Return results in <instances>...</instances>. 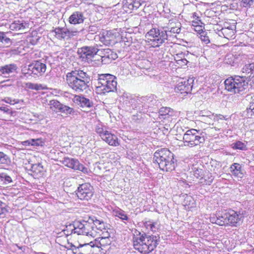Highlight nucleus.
I'll return each mask as SVG.
<instances>
[{
	"label": "nucleus",
	"instance_id": "28",
	"mask_svg": "<svg viewBox=\"0 0 254 254\" xmlns=\"http://www.w3.org/2000/svg\"><path fill=\"white\" fill-rule=\"evenodd\" d=\"M10 35V32L0 31V43L6 47H10L13 43L12 40L9 37Z\"/></svg>",
	"mask_w": 254,
	"mask_h": 254
},
{
	"label": "nucleus",
	"instance_id": "12",
	"mask_svg": "<svg viewBox=\"0 0 254 254\" xmlns=\"http://www.w3.org/2000/svg\"><path fill=\"white\" fill-rule=\"evenodd\" d=\"M66 79L68 86L77 93L83 92L88 88L87 84L89 82L86 81L67 77H66Z\"/></svg>",
	"mask_w": 254,
	"mask_h": 254
},
{
	"label": "nucleus",
	"instance_id": "46",
	"mask_svg": "<svg viewBox=\"0 0 254 254\" xmlns=\"http://www.w3.org/2000/svg\"><path fill=\"white\" fill-rule=\"evenodd\" d=\"M241 6L245 7H250L254 3V0H239Z\"/></svg>",
	"mask_w": 254,
	"mask_h": 254
},
{
	"label": "nucleus",
	"instance_id": "56",
	"mask_svg": "<svg viewBox=\"0 0 254 254\" xmlns=\"http://www.w3.org/2000/svg\"><path fill=\"white\" fill-rule=\"evenodd\" d=\"M192 17L193 18L195 19V20L193 21L192 22L196 25H198L200 22V20L199 19V17L197 15V14L195 12H194L192 14Z\"/></svg>",
	"mask_w": 254,
	"mask_h": 254
},
{
	"label": "nucleus",
	"instance_id": "31",
	"mask_svg": "<svg viewBox=\"0 0 254 254\" xmlns=\"http://www.w3.org/2000/svg\"><path fill=\"white\" fill-rule=\"evenodd\" d=\"M30 170L34 173V175L36 177L41 176L44 172V168L40 163L32 164Z\"/></svg>",
	"mask_w": 254,
	"mask_h": 254
},
{
	"label": "nucleus",
	"instance_id": "1",
	"mask_svg": "<svg viewBox=\"0 0 254 254\" xmlns=\"http://www.w3.org/2000/svg\"><path fill=\"white\" fill-rule=\"evenodd\" d=\"M159 236L141 234L133 237L134 248L141 254H147L153 251L158 244Z\"/></svg>",
	"mask_w": 254,
	"mask_h": 254
},
{
	"label": "nucleus",
	"instance_id": "58",
	"mask_svg": "<svg viewBox=\"0 0 254 254\" xmlns=\"http://www.w3.org/2000/svg\"><path fill=\"white\" fill-rule=\"evenodd\" d=\"M0 111L7 114H10L11 113L10 110L6 107H0Z\"/></svg>",
	"mask_w": 254,
	"mask_h": 254
},
{
	"label": "nucleus",
	"instance_id": "48",
	"mask_svg": "<svg viewBox=\"0 0 254 254\" xmlns=\"http://www.w3.org/2000/svg\"><path fill=\"white\" fill-rule=\"evenodd\" d=\"M50 105L51 106V108H52V107L55 108V109L58 110V111H59V110H60L61 109V107H62V106H63V104L61 103L60 102H59V101H57V100H51L50 101Z\"/></svg>",
	"mask_w": 254,
	"mask_h": 254
},
{
	"label": "nucleus",
	"instance_id": "14",
	"mask_svg": "<svg viewBox=\"0 0 254 254\" xmlns=\"http://www.w3.org/2000/svg\"><path fill=\"white\" fill-rule=\"evenodd\" d=\"M228 213V225L233 227H238L243 222L244 216L241 211H235L231 210Z\"/></svg>",
	"mask_w": 254,
	"mask_h": 254
},
{
	"label": "nucleus",
	"instance_id": "20",
	"mask_svg": "<svg viewBox=\"0 0 254 254\" xmlns=\"http://www.w3.org/2000/svg\"><path fill=\"white\" fill-rule=\"evenodd\" d=\"M242 74L254 84V63L246 64L242 69Z\"/></svg>",
	"mask_w": 254,
	"mask_h": 254
},
{
	"label": "nucleus",
	"instance_id": "29",
	"mask_svg": "<svg viewBox=\"0 0 254 254\" xmlns=\"http://www.w3.org/2000/svg\"><path fill=\"white\" fill-rule=\"evenodd\" d=\"M17 66L15 64H10L0 66V73L6 75L13 73L16 71Z\"/></svg>",
	"mask_w": 254,
	"mask_h": 254
},
{
	"label": "nucleus",
	"instance_id": "33",
	"mask_svg": "<svg viewBox=\"0 0 254 254\" xmlns=\"http://www.w3.org/2000/svg\"><path fill=\"white\" fill-rule=\"evenodd\" d=\"M26 87L28 89H34L36 90L44 89H46L47 90H51V89H48L46 85H44L41 84L32 83L31 82L27 83L26 84Z\"/></svg>",
	"mask_w": 254,
	"mask_h": 254
},
{
	"label": "nucleus",
	"instance_id": "4",
	"mask_svg": "<svg viewBox=\"0 0 254 254\" xmlns=\"http://www.w3.org/2000/svg\"><path fill=\"white\" fill-rule=\"evenodd\" d=\"M249 81L246 75L231 76L225 80V89L232 93L243 94L247 89Z\"/></svg>",
	"mask_w": 254,
	"mask_h": 254
},
{
	"label": "nucleus",
	"instance_id": "21",
	"mask_svg": "<svg viewBox=\"0 0 254 254\" xmlns=\"http://www.w3.org/2000/svg\"><path fill=\"white\" fill-rule=\"evenodd\" d=\"M116 37L112 32L108 31L104 32L100 38V41L106 46L113 45L116 43Z\"/></svg>",
	"mask_w": 254,
	"mask_h": 254
},
{
	"label": "nucleus",
	"instance_id": "54",
	"mask_svg": "<svg viewBox=\"0 0 254 254\" xmlns=\"http://www.w3.org/2000/svg\"><path fill=\"white\" fill-rule=\"evenodd\" d=\"M151 226H150V230L153 232H155L157 231L159 228V225L158 224L157 222H152L151 223Z\"/></svg>",
	"mask_w": 254,
	"mask_h": 254
},
{
	"label": "nucleus",
	"instance_id": "7",
	"mask_svg": "<svg viewBox=\"0 0 254 254\" xmlns=\"http://www.w3.org/2000/svg\"><path fill=\"white\" fill-rule=\"evenodd\" d=\"M204 132L195 129L188 130L183 136L185 146L193 147L203 143L205 141Z\"/></svg>",
	"mask_w": 254,
	"mask_h": 254
},
{
	"label": "nucleus",
	"instance_id": "8",
	"mask_svg": "<svg viewBox=\"0 0 254 254\" xmlns=\"http://www.w3.org/2000/svg\"><path fill=\"white\" fill-rule=\"evenodd\" d=\"M75 192L79 199L88 201L92 199L94 190L90 184L85 183L79 185Z\"/></svg>",
	"mask_w": 254,
	"mask_h": 254
},
{
	"label": "nucleus",
	"instance_id": "23",
	"mask_svg": "<svg viewBox=\"0 0 254 254\" xmlns=\"http://www.w3.org/2000/svg\"><path fill=\"white\" fill-rule=\"evenodd\" d=\"M10 29L17 31L23 32L29 28L28 23L23 20H17L14 21L9 26Z\"/></svg>",
	"mask_w": 254,
	"mask_h": 254
},
{
	"label": "nucleus",
	"instance_id": "50",
	"mask_svg": "<svg viewBox=\"0 0 254 254\" xmlns=\"http://www.w3.org/2000/svg\"><path fill=\"white\" fill-rule=\"evenodd\" d=\"M200 38L201 40L204 42L205 44H208L210 42L209 37L206 36L205 32H202L200 33Z\"/></svg>",
	"mask_w": 254,
	"mask_h": 254
},
{
	"label": "nucleus",
	"instance_id": "59",
	"mask_svg": "<svg viewBox=\"0 0 254 254\" xmlns=\"http://www.w3.org/2000/svg\"><path fill=\"white\" fill-rule=\"evenodd\" d=\"M219 120H223L226 119H225V117H224L223 115L221 114H216L215 115V117L214 118V120L218 121Z\"/></svg>",
	"mask_w": 254,
	"mask_h": 254
},
{
	"label": "nucleus",
	"instance_id": "37",
	"mask_svg": "<svg viewBox=\"0 0 254 254\" xmlns=\"http://www.w3.org/2000/svg\"><path fill=\"white\" fill-rule=\"evenodd\" d=\"M219 168L220 164L219 162L215 160H211L210 161L208 166V169L210 171L213 172L216 174V172L218 171Z\"/></svg>",
	"mask_w": 254,
	"mask_h": 254
},
{
	"label": "nucleus",
	"instance_id": "17",
	"mask_svg": "<svg viewBox=\"0 0 254 254\" xmlns=\"http://www.w3.org/2000/svg\"><path fill=\"white\" fill-rule=\"evenodd\" d=\"M99 53L101 57L102 62L104 64H109L118 58L117 54L110 49L100 50Z\"/></svg>",
	"mask_w": 254,
	"mask_h": 254
},
{
	"label": "nucleus",
	"instance_id": "49",
	"mask_svg": "<svg viewBox=\"0 0 254 254\" xmlns=\"http://www.w3.org/2000/svg\"><path fill=\"white\" fill-rule=\"evenodd\" d=\"M3 100L5 102L11 105H14L19 102V100L13 98L12 96L6 97Z\"/></svg>",
	"mask_w": 254,
	"mask_h": 254
},
{
	"label": "nucleus",
	"instance_id": "22",
	"mask_svg": "<svg viewBox=\"0 0 254 254\" xmlns=\"http://www.w3.org/2000/svg\"><path fill=\"white\" fill-rule=\"evenodd\" d=\"M230 28H222L218 30L217 34L220 37H223L226 39H234L235 38V33L236 28V25H232Z\"/></svg>",
	"mask_w": 254,
	"mask_h": 254
},
{
	"label": "nucleus",
	"instance_id": "38",
	"mask_svg": "<svg viewBox=\"0 0 254 254\" xmlns=\"http://www.w3.org/2000/svg\"><path fill=\"white\" fill-rule=\"evenodd\" d=\"M192 169L193 170V175L201 181L202 177H203L205 171L203 169L196 167H193Z\"/></svg>",
	"mask_w": 254,
	"mask_h": 254
},
{
	"label": "nucleus",
	"instance_id": "36",
	"mask_svg": "<svg viewBox=\"0 0 254 254\" xmlns=\"http://www.w3.org/2000/svg\"><path fill=\"white\" fill-rule=\"evenodd\" d=\"M60 112L65 114V115H76V112L72 108H70L67 106L63 105L62 107H61L60 110L59 111Z\"/></svg>",
	"mask_w": 254,
	"mask_h": 254
},
{
	"label": "nucleus",
	"instance_id": "3",
	"mask_svg": "<svg viewBox=\"0 0 254 254\" xmlns=\"http://www.w3.org/2000/svg\"><path fill=\"white\" fill-rule=\"evenodd\" d=\"M117 77L111 74H99L96 87V93L98 94L109 92H115L117 94H124L121 90L118 91Z\"/></svg>",
	"mask_w": 254,
	"mask_h": 254
},
{
	"label": "nucleus",
	"instance_id": "57",
	"mask_svg": "<svg viewBox=\"0 0 254 254\" xmlns=\"http://www.w3.org/2000/svg\"><path fill=\"white\" fill-rule=\"evenodd\" d=\"M178 64H180L181 66L185 65L188 63V61L185 58L176 60Z\"/></svg>",
	"mask_w": 254,
	"mask_h": 254
},
{
	"label": "nucleus",
	"instance_id": "44",
	"mask_svg": "<svg viewBox=\"0 0 254 254\" xmlns=\"http://www.w3.org/2000/svg\"><path fill=\"white\" fill-rule=\"evenodd\" d=\"M111 241L109 236L102 237L99 241V244L101 246H105L109 245L111 244Z\"/></svg>",
	"mask_w": 254,
	"mask_h": 254
},
{
	"label": "nucleus",
	"instance_id": "62",
	"mask_svg": "<svg viewBox=\"0 0 254 254\" xmlns=\"http://www.w3.org/2000/svg\"><path fill=\"white\" fill-rule=\"evenodd\" d=\"M216 219H217V215H216V217H211L210 218V221L212 223H215L216 224V222L217 221H216Z\"/></svg>",
	"mask_w": 254,
	"mask_h": 254
},
{
	"label": "nucleus",
	"instance_id": "61",
	"mask_svg": "<svg viewBox=\"0 0 254 254\" xmlns=\"http://www.w3.org/2000/svg\"><path fill=\"white\" fill-rule=\"evenodd\" d=\"M152 221H146L145 222L144 224V226L146 228V229H148V230H150V226H151V223H152Z\"/></svg>",
	"mask_w": 254,
	"mask_h": 254
},
{
	"label": "nucleus",
	"instance_id": "30",
	"mask_svg": "<svg viewBox=\"0 0 254 254\" xmlns=\"http://www.w3.org/2000/svg\"><path fill=\"white\" fill-rule=\"evenodd\" d=\"M217 219H216V224L220 226L228 225V213L227 212H219L217 214Z\"/></svg>",
	"mask_w": 254,
	"mask_h": 254
},
{
	"label": "nucleus",
	"instance_id": "42",
	"mask_svg": "<svg viewBox=\"0 0 254 254\" xmlns=\"http://www.w3.org/2000/svg\"><path fill=\"white\" fill-rule=\"evenodd\" d=\"M94 224L96 226L98 229L102 230L105 229V225L103 221L95 219L93 220Z\"/></svg>",
	"mask_w": 254,
	"mask_h": 254
},
{
	"label": "nucleus",
	"instance_id": "39",
	"mask_svg": "<svg viewBox=\"0 0 254 254\" xmlns=\"http://www.w3.org/2000/svg\"><path fill=\"white\" fill-rule=\"evenodd\" d=\"M232 147L234 149H239L241 150H246L247 149L246 144L240 141H237L232 143Z\"/></svg>",
	"mask_w": 254,
	"mask_h": 254
},
{
	"label": "nucleus",
	"instance_id": "51",
	"mask_svg": "<svg viewBox=\"0 0 254 254\" xmlns=\"http://www.w3.org/2000/svg\"><path fill=\"white\" fill-rule=\"evenodd\" d=\"M87 28V30L91 34L96 33L99 30L98 26L96 25H90Z\"/></svg>",
	"mask_w": 254,
	"mask_h": 254
},
{
	"label": "nucleus",
	"instance_id": "26",
	"mask_svg": "<svg viewBox=\"0 0 254 254\" xmlns=\"http://www.w3.org/2000/svg\"><path fill=\"white\" fill-rule=\"evenodd\" d=\"M171 20L169 21L168 25L166 27H164L165 30L169 34H172V36H174L173 34H179L181 31V23L177 22L174 23L173 22H171Z\"/></svg>",
	"mask_w": 254,
	"mask_h": 254
},
{
	"label": "nucleus",
	"instance_id": "10",
	"mask_svg": "<svg viewBox=\"0 0 254 254\" xmlns=\"http://www.w3.org/2000/svg\"><path fill=\"white\" fill-rule=\"evenodd\" d=\"M46 64L39 61H34L28 65L27 71L25 72V76H32L37 77L43 75L46 70Z\"/></svg>",
	"mask_w": 254,
	"mask_h": 254
},
{
	"label": "nucleus",
	"instance_id": "64",
	"mask_svg": "<svg viewBox=\"0 0 254 254\" xmlns=\"http://www.w3.org/2000/svg\"><path fill=\"white\" fill-rule=\"evenodd\" d=\"M252 101H251L250 103V108L253 107L254 104V96L252 97Z\"/></svg>",
	"mask_w": 254,
	"mask_h": 254
},
{
	"label": "nucleus",
	"instance_id": "55",
	"mask_svg": "<svg viewBox=\"0 0 254 254\" xmlns=\"http://www.w3.org/2000/svg\"><path fill=\"white\" fill-rule=\"evenodd\" d=\"M212 113L209 111H201L199 113V116L200 117H210Z\"/></svg>",
	"mask_w": 254,
	"mask_h": 254
},
{
	"label": "nucleus",
	"instance_id": "13",
	"mask_svg": "<svg viewBox=\"0 0 254 254\" xmlns=\"http://www.w3.org/2000/svg\"><path fill=\"white\" fill-rule=\"evenodd\" d=\"M60 162L68 168L81 171L84 173H87L88 172V168L80 163L77 159L64 157Z\"/></svg>",
	"mask_w": 254,
	"mask_h": 254
},
{
	"label": "nucleus",
	"instance_id": "34",
	"mask_svg": "<svg viewBox=\"0 0 254 254\" xmlns=\"http://www.w3.org/2000/svg\"><path fill=\"white\" fill-rule=\"evenodd\" d=\"M75 97H76V100L77 101V103L80 106L82 107H90L91 106L89 100L85 98L84 96H75Z\"/></svg>",
	"mask_w": 254,
	"mask_h": 254
},
{
	"label": "nucleus",
	"instance_id": "25",
	"mask_svg": "<svg viewBox=\"0 0 254 254\" xmlns=\"http://www.w3.org/2000/svg\"><path fill=\"white\" fill-rule=\"evenodd\" d=\"M99 249L98 246H95L94 243L91 242L89 243L79 245L78 254H94L95 249Z\"/></svg>",
	"mask_w": 254,
	"mask_h": 254
},
{
	"label": "nucleus",
	"instance_id": "2",
	"mask_svg": "<svg viewBox=\"0 0 254 254\" xmlns=\"http://www.w3.org/2000/svg\"><path fill=\"white\" fill-rule=\"evenodd\" d=\"M153 163H155L160 170L166 172L174 170L177 165L173 153L167 148L158 149L154 153Z\"/></svg>",
	"mask_w": 254,
	"mask_h": 254
},
{
	"label": "nucleus",
	"instance_id": "5",
	"mask_svg": "<svg viewBox=\"0 0 254 254\" xmlns=\"http://www.w3.org/2000/svg\"><path fill=\"white\" fill-rule=\"evenodd\" d=\"M91 226L86 221L81 222L80 221H75L73 224H70L66 226L61 232V234L64 235V238L72 233H76L78 235H85L92 236L93 233L91 230Z\"/></svg>",
	"mask_w": 254,
	"mask_h": 254
},
{
	"label": "nucleus",
	"instance_id": "52",
	"mask_svg": "<svg viewBox=\"0 0 254 254\" xmlns=\"http://www.w3.org/2000/svg\"><path fill=\"white\" fill-rule=\"evenodd\" d=\"M69 245L68 249L71 250L74 254H78L79 253V246L76 247L72 244H70Z\"/></svg>",
	"mask_w": 254,
	"mask_h": 254
},
{
	"label": "nucleus",
	"instance_id": "45",
	"mask_svg": "<svg viewBox=\"0 0 254 254\" xmlns=\"http://www.w3.org/2000/svg\"><path fill=\"white\" fill-rule=\"evenodd\" d=\"M116 216L118 217L123 220H127L128 218L125 212L123 210L117 211L116 212Z\"/></svg>",
	"mask_w": 254,
	"mask_h": 254
},
{
	"label": "nucleus",
	"instance_id": "32",
	"mask_svg": "<svg viewBox=\"0 0 254 254\" xmlns=\"http://www.w3.org/2000/svg\"><path fill=\"white\" fill-rule=\"evenodd\" d=\"M200 181V183L203 185H210L214 180V177L212 176L209 171H205L204 176Z\"/></svg>",
	"mask_w": 254,
	"mask_h": 254
},
{
	"label": "nucleus",
	"instance_id": "63",
	"mask_svg": "<svg viewBox=\"0 0 254 254\" xmlns=\"http://www.w3.org/2000/svg\"><path fill=\"white\" fill-rule=\"evenodd\" d=\"M184 56V54L183 53L179 54L176 55V60L178 59H183V57Z\"/></svg>",
	"mask_w": 254,
	"mask_h": 254
},
{
	"label": "nucleus",
	"instance_id": "24",
	"mask_svg": "<svg viewBox=\"0 0 254 254\" xmlns=\"http://www.w3.org/2000/svg\"><path fill=\"white\" fill-rule=\"evenodd\" d=\"M101 138L111 146H117L119 145L118 137L116 135L106 130L104 134L102 135Z\"/></svg>",
	"mask_w": 254,
	"mask_h": 254
},
{
	"label": "nucleus",
	"instance_id": "40",
	"mask_svg": "<svg viewBox=\"0 0 254 254\" xmlns=\"http://www.w3.org/2000/svg\"><path fill=\"white\" fill-rule=\"evenodd\" d=\"M10 162L9 157L2 152H0V164L7 165Z\"/></svg>",
	"mask_w": 254,
	"mask_h": 254
},
{
	"label": "nucleus",
	"instance_id": "27",
	"mask_svg": "<svg viewBox=\"0 0 254 254\" xmlns=\"http://www.w3.org/2000/svg\"><path fill=\"white\" fill-rule=\"evenodd\" d=\"M230 170L233 175L239 178H242L244 176L243 170L242 166L239 163H234L231 165Z\"/></svg>",
	"mask_w": 254,
	"mask_h": 254
},
{
	"label": "nucleus",
	"instance_id": "60",
	"mask_svg": "<svg viewBox=\"0 0 254 254\" xmlns=\"http://www.w3.org/2000/svg\"><path fill=\"white\" fill-rule=\"evenodd\" d=\"M232 25H236V22H233L232 23L225 22L224 23V27L223 28H225L227 29L230 28V27H231Z\"/></svg>",
	"mask_w": 254,
	"mask_h": 254
},
{
	"label": "nucleus",
	"instance_id": "11",
	"mask_svg": "<svg viewBox=\"0 0 254 254\" xmlns=\"http://www.w3.org/2000/svg\"><path fill=\"white\" fill-rule=\"evenodd\" d=\"M84 29L67 28L65 27H57L53 31L55 36L59 39L70 38L77 35L78 33Z\"/></svg>",
	"mask_w": 254,
	"mask_h": 254
},
{
	"label": "nucleus",
	"instance_id": "19",
	"mask_svg": "<svg viewBox=\"0 0 254 254\" xmlns=\"http://www.w3.org/2000/svg\"><path fill=\"white\" fill-rule=\"evenodd\" d=\"M86 19L84 13L81 11H75L69 16L68 22L71 24H80Z\"/></svg>",
	"mask_w": 254,
	"mask_h": 254
},
{
	"label": "nucleus",
	"instance_id": "9",
	"mask_svg": "<svg viewBox=\"0 0 254 254\" xmlns=\"http://www.w3.org/2000/svg\"><path fill=\"white\" fill-rule=\"evenodd\" d=\"M98 48V45L83 46L78 49L77 53L79 57L82 58L83 61L89 63L91 62L95 56L100 52V49Z\"/></svg>",
	"mask_w": 254,
	"mask_h": 254
},
{
	"label": "nucleus",
	"instance_id": "18",
	"mask_svg": "<svg viewBox=\"0 0 254 254\" xmlns=\"http://www.w3.org/2000/svg\"><path fill=\"white\" fill-rule=\"evenodd\" d=\"M66 77L72 79L78 78L89 82L90 77L88 74L80 68L75 69L70 72H67Z\"/></svg>",
	"mask_w": 254,
	"mask_h": 254
},
{
	"label": "nucleus",
	"instance_id": "53",
	"mask_svg": "<svg viewBox=\"0 0 254 254\" xmlns=\"http://www.w3.org/2000/svg\"><path fill=\"white\" fill-rule=\"evenodd\" d=\"M0 177L1 178L2 180H4L5 181V182L7 183H9L12 182V179H11V178L9 176L7 175L6 174H2L0 176Z\"/></svg>",
	"mask_w": 254,
	"mask_h": 254
},
{
	"label": "nucleus",
	"instance_id": "41",
	"mask_svg": "<svg viewBox=\"0 0 254 254\" xmlns=\"http://www.w3.org/2000/svg\"><path fill=\"white\" fill-rule=\"evenodd\" d=\"M7 205L0 200V218H4L6 213L8 212Z\"/></svg>",
	"mask_w": 254,
	"mask_h": 254
},
{
	"label": "nucleus",
	"instance_id": "16",
	"mask_svg": "<svg viewBox=\"0 0 254 254\" xmlns=\"http://www.w3.org/2000/svg\"><path fill=\"white\" fill-rule=\"evenodd\" d=\"M145 0H123L122 8L127 13H130L132 10L137 9Z\"/></svg>",
	"mask_w": 254,
	"mask_h": 254
},
{
	"label": "nucleus",
	"instance_id": "47",
	"mask_svg": "<svg viewBox=\"0 0 254 254\" xmlns=\"http://www.w3.org/2000/svg\"><path fill=\"white\" fill-rule=\"evenodd\" d=\"M171 111V108L168 107H162L160 109L159 111V115L164 116L169 114Z\"/></svg>",
	"mask_w": 254,
	"mask_h": 254
},
{
	"label": "nucleus",
	"instance_id": "35",
	"mask_svg": "<svg viewBox=\"0 0 254 254\" xmlns=\"http://www.w3.org/2000/svg\"><path fill=\"white\" fill-rule=\"evenodd\" d=\"M24 143L36 147L43 146L45 145V141L42 138L31 139L25 141Z\"/></svg>",
	"mask_w": 254,
	"mask_h": 254
},
{
	"label": "nucleus",
	"instance_id": "6",
	"mask_svg": "<svg viewBox=\"0 0 254 254\" xmlns=\"http://www.w3.org/2000/svg\"><path fill=\"white\" fill-rule=\"evenodd\" d=\"M172 35L165 30L164 27H162L161 28H152L146 33L145 37L148 42H151L153 47H159L165 42L168 37Z\"/></svg>",
	"mask_w": 254,
	"mask_h": 254
},
{
	"label": "nucleus",
	"instance_id": "43",
	"mask_svg": "<svg viewBox=\"0 0 254 254\" xmlns=\"http://www.w3.org/2000/svg\"><path fill=\"white\" fill-rule=\"evenodd\" d=\"M104 126L101 124L98 123L95 127V131L99 134L101 137H102V135L104 134L105 131L103 129Z\"/></svg>",
	"mask_w": 254,
	"mask_h": 254
},
{
	"label": "nucleus",
	"instance_id": "15",
	"mask_svg": "<svg viewBox=\"0 0 254 254\" xmlns=\"http://www.w3.org/2000/svg\"><path fill=\"white\" fill-rule=\"evenodd\" d=\"M193 81V78H190L187 80L179 82L175 88V91L176 93L180 94H188L190 93Z\"/></svg>",
	"mask_w": 254,
	"mask_h": 254
}]
</instances>
